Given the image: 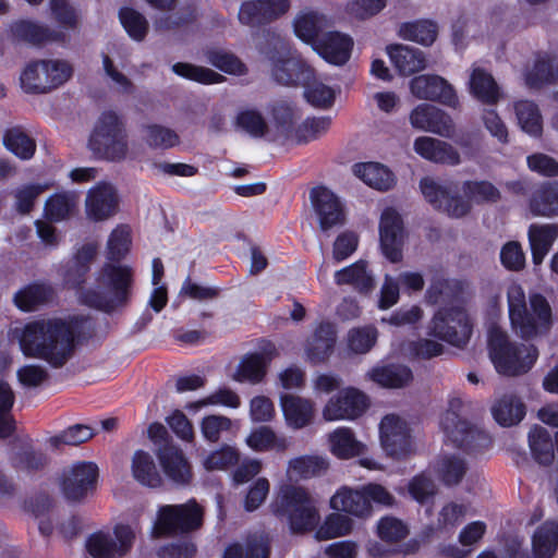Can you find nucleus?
<instances>
[{"label":"nucleus","mask_w":558,"mask_h":558,"mask_svg":"<svg viewBox=\"0 0 558 558\" xmlns=\"http://www.w3.org/2000/svg\"><path fill=\"white\" fill-rule=\"evenodd\" d=\"M93 320L84 315L40 318L16 330L21 351L26 357L46 361L60 368L73 356L76 345L92 337Z\"/></svg>","instance_id":"obj_1"},{"label":"nucleus","mask_w":558,"mask_h":558,"mask_svg":"<svg viewBox=\"0 0 558 558\" xmlns=\"http://www.w3.org/2000/svg\"><path fill=\"white\" fill-rule=\"evenodd\" d=\"M420 189L425 199L434 208L456 218L463 217L470 211V202L475 204L496 203L500 198L499 190L485 180L463 182L461 190L468 201L457 195V186L452 183L441 185L429 177L420 181Z\"/></svg>","instance_id":"obj_2"},{"label":"nucleus","mask_w":558,"mask_h":558,"mask_svg":"<svg viewBox=\"0 0 558 558\" xmlns=\"http://www.w3.org/2000/svg\"><path fill=\"white\" fill-rule=\"evenodd\" d=\"M98 282L101 289H87L80 293L81 303L105 313H112L129 303L133 286L131 267L105 264Z\"/></svg>","instance_id":"obj_3"},{"label":"nucleus","mask_w":558,"mask_h":558,"mask_svg":"<svg viewBox=\"0 0 558 558\" xmlns=\"http://www.w3.org/2000/svg\"><path fill=\"white\" fill-rule=\"evenodd\" d=\"M509 318L512 329L522 339H531L546 333L551 326V308L542 294L530 296V308L526 306L523 289L512 284L508 289Z\"/></svg>","instance_id":"obj_4"},{"label":"nucleus","mask_w":558,"mask_h":558,"mask_svg":"<svg viewBox=\"0 0 558 558\" xmlns=\"http://www.w3.org/2000/svg\"><path fill=\"white\" fill-rule=\"evenodd\" d=\"M488 353L497 373L508 377L526 374L538 359L534 344L511 341L507 332L497 326L488 331Z\"/></svg>","instance_id":"obj_5"},{"label":"nucleus","mask_w":558,"mask_h":558,"mask_svg":"<svg viewBox=\"0 0 558 558\" xmlns=\"http://www.w3.org/2000/svg\"><path fill=\"white\" fill-rule=\"evenodd\" d=\"M272 513L288 522L293 533L312 531L319 521L318 511L308 493L295 485H281L271 504Z\"/></svg>","instance_id":"obj_6"},{"label":"nucleus","mask_w":558,"mask_h":558,"mask_svg":"<svg viewBox=\"0 0 558 558\" xmlns=\"http://www.w3.org/2000/svg\"><path fill=\"white\" fill-rule=\"evenodd\" d=\"M466 405L459 397L448 400V408L440 420V426L448 441L454 447L473 453L488 448L490 437L466 420Z\"/></svg>","instance_id":"obj_7"},{"label":"nucleus","mask_w":558,"mask_h":558,"mask_svg":"<svg viewBox=\"0 0 558 558\" xmlns=\"http://www.w3.org/2000/svg\"><path fill=\"white\" fill-rule=\"evenodd\" d=\"M88 146L98 158L121 160L128 151L126 134L120 117L112 110L104 111L90 134Z\"/></svg>","instance_id":"obj_8"},{"label":"nucleus","mask_w":558,"mask_h":558,"mask_svg":"<svg viewBox=\"0 0 558 558\" xmlns=\"http://www.w3.org/2000/svg\"><path fill=\"white\" fill-rule=\"evenodd\" d=\"M393 496L379 484H367L361 489L342 487L331 497L330 507L359 518L369 515L372 504L392 506Z\"/></svg>","instance_id":"obj_9"},{"label":"nucleus","mask_w":558,"mask_h":558,"mask_svg":"<svg viewBox=\"0 0 558 558\" xmlns=\"http://www.w3.org/2000/svg\"><path fill=\"white\" fill-rule=\"evenodd\" d=\"M202 524L203 509L194 499L182 505H165L158 510L151 536L159 538L178 533H189L199 529Z\"/></svg>","instance_id":"obj_10"},{"label":"nucleus","mask_w":558,"mask_h":558,"mask_svg":"<svg viewBox=\"0 0 558 558\" xmlns=\"http://www.w3.org/2000/svg\"><path fill=\"white\" fill-rule=\"evenodd\" d=\"M430 333L456 347H463L472 333L466 311L460 306L441 307L434 315Z\"/></svg>","instance_id":"obj_11"},{"label":"nucleus","mask_w":558,"mask_h":558,"mask_svg":"<svg viewBox=\"0 0 558 558\" xmlns=\"http://www.w3.org/2000/svg\"><path fill=\"white\" fill-rule=\"evenodd\" d=\"M272 49L266 50L259 43L260 51L272 62V77L282 85H296L308 80L312 70L300 61L292 58L277 57L286 48L279 35L267 32Z\"/></svg>","instance_id":"obj_12"},{"label":"nucleus","mask_w":558,"mask_h":558,"mask_svg":"<svg viewBox=\"0 0 558 558\" xmlns=\"http://www.w3.org/2000/svg\"><path fill=\"white\" fill-rule=\"evenodd\" d=\"M113 539L108 533L97 532L86 542V549L94 558H116L130 551L135 539V531L126 524L116 525Z\"/></svg>","instance_id":"obj_13"},{"label":"nucleus","mask_w":558,"mask_h":558,"mask_svg":"<svg viewBox=\"0 0 558 558\" xmlns=\"http://www.w3.org/2000/svg\"><path fill=\"white\" fill-rule=\"evenodd\" d=\"M558 548V522L546 521L532 537V554L522 550V542L510 541L506 546V558H553Z\"/></svg>","instance_id":"obj_14"},{"label":"nucleus","mask_w":558,"mask_h":558,"mask_svg":"<svg viewBox=\"0 0 558 558\" xmlns=\"http://www.w3.org/2000/svg\"><path fill=\"white\" fill-rule=\"evenodd\" d=\"M98 468L92 462L74 463L64 471L61 488L70 501H78L92 493L97 483Z\"/></svg>","instance_id":"obj_15"},{"label":"nucleus","mask_w":558,"mask_h":558,"mask_svg":"<svg viewBox=\"0 0 558 558\" xmlns=\"http://www.w3.org/2000/svg\"><path fill=\"white\" fill-rule=\"evenodd\" d=\"M379 436L381 447L389 457L400 459L411 451L409 426L395 414H388L381 420Z\"/></svg>","instance_id":"obj_16"},{"label":"nucleus","mask_w":558,"mask_h":558,"mask_svg":"<svg viewBox=\"0 0 558 558\" xmlns=\"http://www.w3.org/2000/svg\"><path fill=\"white\" fill-rule=\"evenodd\" d=\"M367 397L355 388L341 390L323 411L326 421L353 420L367 409Z\"/></svg>","instance_id":"obj_17"},{"label":"nucleus","mask_w":558,"mask_h":558,"mask_svg":"<svg viewBox=\"0 0 558 558\" xmlns=\"http://www.w3.org/2000/svg\"><path fill=\"white\" fill-rule=\"evenodd\" d=\"M379 239L384 255L391 262L402 259L403 221L393 208H386L380 217Z\"/></svg>","instance_id":"obj_18"},{"label":"nucleus","mask_w":558,"mask_h":558,"mask_svg":"<svg viewBox=\"0 0 558 558\" xmlns=\"http://www.w3.org/2000/svg\"><path fill=\"white\" fill-rule=\"evenodd\" d=\"M412 94L420 99L439 101L456 108L459 104L452 86L439 75H418L411 80Z\"/></svg>","instance_id":"obj_19"},{"label":"nucleus","mask_w":558,"mask_h":558,"mask_svg":"<svg viewBox=\"0 0 558 558\" xmlns=\"http://www.w3.org/2000/svg\"><path fill=\"white\" fill-rule=\"evenodd\" d=\"M310 197L323 231L343 225V206L332 191L325 186H316L312 189Z\"/></svg>","instance_id":"obj_20"},{"label":"nucleus","mask_w":558,"mask_h":558,"mask_svg":"<svg viewBox=\"0 0 558 558\" xmlns=\"http://www.w3.org/2000/svg\"><path fill=\"white\" fill-rule=\"evenodd\" d=\"M413 128L435 133L442 137H451L454 131L452 119L441 109L429 104H421L410 114Z\"/></svg>","instance_id":"obj_21"},{"label":"nucleus","mask_w":558,"mask_h":558,"mask_svg":"<svg viewBox=\"0 0 558 558\" xmlns=\"http://www.w3.org/2000/svg\"><path fill=\"white\" fill-rule=\"evenodd\" d=\"M289 7V0L247 1L240 8L239 21L250 26L266 24L284 14Z\"/></svg>","instance_id":"obj_22"},{"label":"nucleus","mask_w":558,"mask_h":558,"mask_svg":"<svg viewBox=\"0 0 558 558\" xmlns=\"http://www.w3.org/2000/svg\"><path fill=\"white\" fill-rule=\"evenodd\" d=\"M353 40L340 32L325 33L314 43L313 49L328 63L344 64L351 56Z\"/></svg>","instance_id":"obj_23"},{"label":"nucleus","mask_w":558,"mask_h":558,"mask_svg":"<svg viewBox=\"0 0 558 558\" xmlns=\"http://www.w3.org/2000/svg\"><path fill=\"white\" fill-rule=\"evenodd\" d=\"M118 198L114 187L107 182H99L88 191L86 214L95 221H101L116 213Z\"/></svg>","instance_id":"obj_24"},{"label":"nucleus","mask_w":558,"mask_h":558,"mask_svg":"<svg viewBox=\"0 0 558 558\" xmlns=\"http://www.w3.org/2000/svg\"><path fill=\"white\" fill-rule=\"evenodd\" d=\"M276 354V347L271 342H265L259 352L246 354L240 362L235 379L238 381L259 383L265 374L267 366Z\"/></svg>","instance_id":"obj_25"},{"label":"nucleus","mask_w":558,"mask_h":558,"mask_svg":"<svg viewBox=\"0 0 558 558\" xmlns=\"http://www.w3.org/2000/svg\"><path fill=\"white\" fill-rule=\"evenodd\" d=\"M413 148L418 156L434 163L457 166L461 162L459 151L451 144L435 137L420 136Z\"/></svg>","instance_id":"obj_26"},{"label":"nucleus","mask_w":558,"mask_h":558,"mask_svg":"<svg viewBox=\"0 0 558 558\" xmlns=\"http://www.w3.org/2000/svg\"><path fill=\"white\" fill-rule=\"evenodd\" d=\"M158 458L165 474L175 484L185 485L192 478L191 466L183 452L175 447L159 449Z\"/></svg>","instance_id":"obj_27"},{"label":"nucleus","mask_w":558,"mask_h":558,"mask_svg":"<svg viewBox=\"0 0 558 558\" xmlns=\"http://www.w3.org/2000/svg\"><path fill=\"white\" fill-rule=\"evenodd\" d=\"M280 403L286 422L290 427L300 429L313 421L314 404L312 401L287 393L281 396Z\"/></svg>","instance_id":"obj_28"},{"label":"nucleus","mask_w":558,"mask_h":558,"mask_svg":"<svg viewBox=\"0 0 558 558\" xmlns=\"http://www.w3.org/2000/svg\"><path fill=\"white\" fill-rule=\"evenodd\" d=\"M527 236L532 251V260L534 265H541L558 238V225L533 223L529 228Z\"/></svg>","instance_id":"obj_29"},{"label":"nucleus","mask_w":558,"mask_h":558,"mask_svg":"<svg viewBox=\"0 0 558 558\" xmlns=\"http://www.w3.org/2000/svg\"><path fill=\"white\" fill-rule=\"evenodd\" d=\"M388 56L401 75L408 76L425 68L424 53L413 47L395 45L387 48Z\"/></svg>","instance_id":"obj_30"},{"label":"nucleus","mask_w":558,"mask_h":558,"mask_svg":"<svg viewBox=\"0 0 558 558\" xmlns=\"http://www.w3.org/2000/svg\"><path fill=\"white\" fill-rule=\"evenodd\" d=\"M272 123L276 135L269 137V141H289L294 138L296 111L292 104L286 100L276 101L270 107Z\"/></svg>","instance_id":"obj_31"},{"label":"nucleus","mask_w":558,"mask_h":558,"mask_svg":"<svg viewBox=\"0 0 558 558\" xmlns=\"http://www.w3.org/2000/svg\"><path fill=\"white\" fill-rule=\"evenodd\" d=\"M335 282L338 286H352L361 293H367L374 287V278L367 270V263L362 259L337 270L335 272Z\"/></svg>","instance_id":"obj_32"},{"label":"nucleus","mask_w":558,"mask_h":558,"mask_svg":"<svg viewBox=\"0 0 558 558\" xmlns=\"http://www.w3.org/2000/svg\"><path fill=\"white\" fill-rule=\"evenodd\" d=\"M10 32L14 40L40 46L58 39V35L38 23L21 20L11 24Z\"/></svg>","instance_id":"obj_33"},{"label":"nucleus","mask_w":558,"mask_h":558,"mask_svg":"<svg viewBox=\"0 0 558 558\" xmlns=\"http://www.w3.org/2000/svg\"><path fill=\"white\" fill-rule=\"evenodd\" d=\"M353 173L365 184L379 191L389 190L395 182L393 173L377 162L355 163Z\"/></svg>","instance_id":"obj_34"},{"label":"nucleus","mask_w":558,"mask_h":558,"mask_svg":"<svg viewBox=\"0 0 558 558\" xmlns=\"http://www.w3.org/2000/svg\"><path fill=\"white\" fill-rule=\"evenodd\" d=\"M463 293V283L456 279H446L441 275H435L426 291V301L430 304L442 302H456Z\"/></svg>","instance_id":"obj_35"},{"label":"nucleus","mask_w":558,"mask_h":558,"mask_svg":"<svg viewBox=\"0 0 558 558\" xmlns=\"http://www.w3.org/2000/svg\"><path fill=\"white\" fill-rule=\"evenodd\" d=\"M472 95L486 105H495L500 97V89L494 77L486 71L475 68L470 77Z\"/></svg>","instance_id":"obj_36"},{"label":"nucleus","mask_w":558,"mask_h":558,"mask_svg":"<svg viewBox=\"0 0 558 558\" xmlns=\"http://www.w3.org/2000/svg\"><path fill=\"white\" fill-rule=\"evenodd\" d=\"M529 447L534 460L543 465H549L555 458V444L549 432L535 425L529 433Z\"/></svg>","instance_id":"obj_37"},{"label":"nucleus","mask_w":558,"mask_h":558,"mask_svg":"<svg viewBox=\"0 0 558 558\" xmlns=\"http://www.w3.org/2000/svg\"><path fill=\"white\" fill-rule=\"evenodd\" d=\"M2 143L10 153L22 160L31 159L36 151L35 140L20 125L7 129Z\"/></svg>","instance_id":"obj_38"},{"label":"nucleus","mask_w":558,"mask_h":558,"mask_svg":"<svg viewBox=\"0 0 558 558\" xmlns=\"http://www.w3.org/2000/svg\"><path fill=\"white\" fill-rule=\"evenodd\" d=\"M368 376L373 381L386 388H401L413 379L412 371L400 364L375 367L368 373Z\"/></svg>","instance_id":"obj_39"},{"label":"nucleus","mask_w":558,"mask_h":558,"mask_svg":"<svg viewBox=\"0 0 558 558\" xmlns=\"http://www.w3.org/2000/svg\"><path fill=\"white\" fill-rule=\"evenodd\" d=\"M335 342L336 330L333 325L320 323L308 343L307 355L310 360L315 363L324 361L332 351Z\"/></svg>","instance_id":"obj_40"},{"label":"nucleus","mask_w":558,"mask_h":558,"mask_svg":"<svg viewBox=\"0 0 558 558\" xmlns=\"http://www.w3.org/2000/svg\"><path fill=\"white\" fill-rule=\"evenodd\" d=\"M246 444L255 451L283 452L289 447L288 438L277 435L269 426L254 428L247 436Z\"/></svg>","instance_id":"obj_41"},{"label":"nucleus","mask_w":558,"mask_h":558,"mask_svg":"<svg viewBox=\"0 0 558 558\" xmlns=\"http://www.w3.org/2000/svg\"><path fill=\"white\" fill-rule=\"evenodd\" d=\"M132 473L137 482L148 487H158L162 482L154 458L143 450L135 451L133 456Z\"/></svg>","instance_id":"obj_42"},{"label":"nucleus","mask_w":558,"mask_h":558,"mask_svg":"<svg viewBox=\"0 0 558 558\" xmlns=\"http://www.w3.org/2000/svg\"><path fill=\"white\" fill-rule=\"evenodd\" d=\"M492 414L501 426H512L523 420L525 407L515 396H504L492 407Z\"/></svg>","instance_id":"obj_43"},{"label":"nucleus","mask_w":558,"mask_h":558,"mask_svg":"<svg viewBox=\"0 0 558 558\" xmlns=\"http://www.w3.org/2000/svg\"><path fill=\"white\" fill-rule=\"evenodd\" d=\"M530 208L534 216H557L558 182L545 184L535 191L530 202Z\"/></svg>","instance_id":"obj_44"},{"label":"nucleus","mask_w":558,"mask_h":558,"mask_svg":"<svg viewBox=\"0 0 558 558\" xmlns=\"http://www.w3.org/2000/svg\"><path fill=\"white\" fill-rule=\"evenodd\" d=\"M96 254V247L93 244L83 245L74 256L72 266L64 274V281L72 288H80L85 282V277L89 271V263Z\"/></svg>","instance_id":"obj_45"},{"label":"nucleus","mask_w":558,"mask_h":558,"mask_svg":"<svg viewBox=\"0 0 558 558\" xmlns=\"http://www.w3.org/2000/svg\"><path fill=\"white\" fill-rule=\"evenodd\" d=\"M269 551L268 537L254 534L247 537L244 550L240 544H232L226 548L223 558H268Z\"/></svg>","instance_id":"obj_46"},{"label":"nucleus","mask_w":558,"mask_h":558,"mask_svg":"<svg viewBox=\"0 0 558 558\" xmlns=\"http://www.w3.org/2000/svg\"><path fill=\"white\" fill-rule=\"evenodd\" d=\"M329 441L332 453L342 459L360 456L364 450V445L355 439L348 427L337 428L330 434Z\"/></svg>","instance_id":"obj_47"},{"label":"nucleus","mask_w":558,"mask_h":558,"mask_svg":"<svg viewBox=\"0 0 558 558\" xmlns=\"http://www.w3.org/2000/svg\"><path fill=\"white\" fill-rule=\"evenodd\" d=\"M328 462L322 457L303 456L289 461L287 474L290 480L310 478L323 474Z\"/></svg>","instance_id":"obj_48"},{"label":"nucleus","mask_w":558,"mask_h":558,"mask_svg":"<svg viewBox=\"0 0 558 558\" xmlns=\"http://www.w3.org/2000/svg\"><path fill=\"white\" fill-rule=\"evenodd\" d=\"M53 291L43 283L29 284L14 295L15 305L25 312L34 311L38 305L51 300Z\"/></svg>","instance_id":"obj_49"},{"label":"nucleus","mask_w":558,"mask_h":558,"mask_svg":"<svg viewBox=\"0 0 558 558\" xmlns=\"http://www.w3.org/2000/svg\"><path fill=\"white\" fill-rule=\"evenodd\" d=\"M399 36L405 40L429 46L437 37V25L428 20L403 23L399 27Z\"/></svg>","instance_id":"obj_50"},{"label":"nucleus","mask_w":558,"mask_h":558,"mask_svg":"<svg viewBox=\"0 0 558 558\" xmlns=\"http://www.w3.org/2000/svg\"><path fill=\"white\" fill-rule=\"evenodd\" d=\"M327 25V17L318 12L300 15L294 22L295 35L305 43L312 44L319 38V32Z\"/></svg>","instance_id":"obj_51"},{"label":"nucleus","mask_w":558,"mask_h":558,"mask_svg":"<svg viewBox=\"0 0 558 558\" xmlns=\"http://www.w3.org/2000/svg\"><path fill=\"white\" fill-rule=\"evenodd\" d=\"M20 81L21 87L28 94H44L52 89L47 73H41V61L28 63Z\"/></svg>","instance_id":"obj_52"},{"label":"nucleus","mask_w":558,"mask_h":558,"mask_svg":"<svg viewBox=\"0 0 558 558\" xmlns=\"http://www.w3.org/2000/svg\"><path fill=\"white\" fill-rule=\"evenodd\" d=\"M558 78V64L548 56L538 57L525 76L526 84L538 88L544 84L554 83Z\"/></svg>","instance_id":"obj_53"},{"label":"nucleus","mask_w":558,"mask_h":558,"mask_svg":"<svg viewBox=\"0 0 558 558\" xmlns=\"http://www.w3.org/2000/svg\"><path fill=\"white\" fill-rule=\"evenodd\" d=\"M514 109L521 129L532 136L541 135L543 122L537 105L530 100H521L515 104Z\"/></svg>","instance_id":"obj_54"},{"label":"nucleus","mask_w":558,"mask_h":558,"mask_svg":"<svg viewBox=\"0 0 558 558\" xmlns=\"http://www.w3.org/2000/svg\"><path fill=\"white\" fill-rule=\"evenodd\" d=\"M235 126L254 138L269 135L268 124L256 109L240 110L235 118Z\"/></svg>","instance_id":"obj_55"},{"label":"nucleus","mask_w":558,"mask_h":558,"mask_svg":"<svg viewBox=\"0 0 558 558\" xmlns=\"http://www.w3.org/2000/svg\"><path fill=\"white\" fill-rule=\"evenodd\" d=\"M75 193H57L45 204V215L49 220L61 221L68 218L76 207Z\"/></svg>","instance_id":"obj_56"},{"label":"nucleus","mask_w":558,"mask_h":558,"mask_svg":"<svg viewBox=\"0 0 558 558\" xmlns=\"http://www.w3.org/2000/svg\"><path fill=\"white\" fill-rule=\"evenodd\" d=\"M330 124L329 117L307 118L296 126L293 141L299 144L315 141L328 131Z\"/></svg>","instance_id":"obj_57"},{"label":"nucleus","mask_w":558,"mask_h":558,"mask_svg":"<svg viewBox=\"0 0 558 558\" xmlns=\"http://www.w3.org/2000/svg\"><path fill=\"white\" fill-rule=\"evenodd\" d=\"M14 393L11 387L0 380V438L10 437L15 430V422L11 414Z\"/></svg>","instance_id":"obj_58"},{"label":"nucleus","mask_w":558,"mask_h":558,"mask_svg":"<svg viewBox=\"0 0 558 558\" xmlns=\"http://www.w3.org/2000/svg\"><path fill=\"white\" fill-rule=\"evenodd\" d=\"M120 22L129 36L141 41L148 31V22L145 16L132 8H121L119 11Z\"/></svg>","instance_id":"obj_59"},{"label":"nucleus","mask_w":558,"mask_h":558,"mask_svg":"<svg viewBox=\"0 0 558 558\" xmlns=\"http://www.w3.org/2000/svg\"><path fill=\"white\" fill-rule=\"evenodd\" d=\"M466 472L465 461L456 456H446L437 464V473L447 486L457 485Z\"/></svg>","instance_id":"obj_60"},{"label":"nucleus","mask_w":558,"mask_h":558,"mask_svg":"<svg viewBox=\"0 0 558 558\" xmlns=\"http://www.w3.org/2000/svg\"><path fill=\"white\" fill-rule=\"evenodd\" d=\"M172 71L184 78L195 81L202 84H214L220 83L225 80V77L208 69L203 66L193 65L190 63L178 62L172 65Z\"/></svg>","instance_id":"obj_61"},{"label":"nucleus","mask_w":558,"mask_h":558,"mask_svg":"<svg viewBox=\"0 0 558 558\" xmlns=\"http://www.w3.org/2000/svg\"><path fill=\"white\" fill-rule=\"evenodd\" d=\"M131 246L130 230L125 226L116 228L107 243V258L110 262H120L129 253Z\"/></svg>","instance_id":"obj_62"},{"label":"nucleus","mask_w":558,"mask_h":558,"mask_svg":"<svg viewBox=\"0 0 558 558\" xmlns=\"http://www.w3.org/2000/svg\"><path fill=\"white\" fill-rule=\"evenodd\" d=\"M94 430L88 425L75 424L49 439L52 448L59 449L61 445L77 446L90 439Z\"/></svg>","instance_id":"obj_63"},{"label":"nucleus","mask_w":558,"mask_h":558,"mask_svg":"<svg viewBox=\"0 0 558 558\" xmlns=\"http://www.w3.org/2000/svg\"><path fill=\"white\" fill-rule=\"evenodd\" d=\"M352 529V520L342 513L329 514L316 532L319 539H329L348 534Z\"/></svg>","instance_id":"obj_64"}]
</instances>
